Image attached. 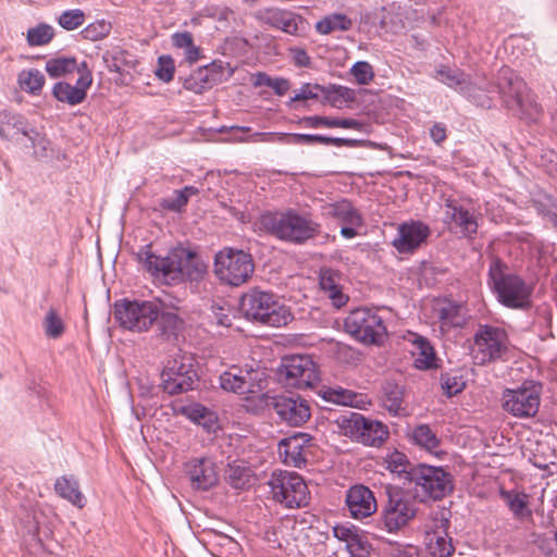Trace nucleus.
I'll use <instances>...</instances> for the list:
<instances>
[{"instance_id":"57","label":"nucleus","mask_w":557,"mask_h":557,"mask_svg":"<svg viewBox=\"0 0 557 557\" xmlns=\"http://www.w3.org/2000/svg\"><path fill=\"white\" fill-rule=\"evenodd\" d=\"M317 91L326 92L325 87L318 84L311 85L309 83L304 84L293 98L292 101H302L309 99H317L319 97Z\"/></svg>"},{"instance_id":"12","label":"nucleus","mask_w":557,"mask_h":557,"mask_svg":"<svg viewBox=\"0 0 557 557\" xmlns=\"http://www.w3.org/2000/svg\"><path fill=\"white\" fill-rule=\"evenodd\" d=\"M160 305L153 301L121 300L114 305L120 325L134 332L147 331L159 318Z\"/></svg>"},{"instance_id":"59","label":"nucleus","mask_w":557,"mask_h":557,"mask_svg":"<svg viewBox=\"0 0 557 557\" xmlns=\"http://www.w3.org/2000/svg\"><path fill=\"white\" fill-rule=\"evenodd\" d=\"M442 387L448 396H453L462 391L465 383L455 376L442 375Z\"/></svg>"},{"instance_id":"45","label":"nucleus","mask_w":557,"mask_h":557,"mask_svg":"<svg viewBox=\"0 0 557 557\" xmlns=\"http://www.w3.org/2000/svg\"><path fill=\"white\" fill-rule=\"evenodd\" d=\"M412 438L417 445L426 450H432L438 444V440L429 425L422 424L413 430Z\"/></svg>"},{"instance_id":"7","label":"nucleus","mask_w":557,"mask_h":557,"mask_svg":"<svg viewBox=\"0 0 557 557\" xmlns=\"http://www.w3.org/2000/svg\"><path fill=\"white\" fill-rule=\"evenodd\" d=\"M505 268L499 259L492 261L488 269L490 284L503 305L522 309L530 302L531 289L520 276L505 273Z\"/></svg>"},{"instance_id":"53","label":"nucleus","mask_w":557,"mask_h":557,"mask_svg":"<svg viewBox=\"0 0 557 557\" xmlns=\"http://www.w3.org/2000/svg\"><path fill=\"white\" fill-rule=\"evenodd\" d=\"M175 65L172 57L161 55L158 59V66L154 71L156 76L164 83L173 79Z\"/></svg>"},{"instance_id":"37","label":"nucleus","mask_w":557,"mask_h":557,"mask_svg":"<svg viewBox=\"0 0 557 557\" xmlns=\"http://www.w3.org/2000/svg\"><path fill=\"white\" fill-rule=\"evenodd\" d=\"M184 413L189 418L191 421L196 422L197 424L202 425L205 429H207L209 432L213 430L216 418L212 411H210L208 408H206L202 405L195 404L188 407H185L183 409Z\"/></svg>"},{"instance_id":"30","label":"nucleus","mask_w":557,"mask_h":557,"mask_svg":"<svg viewBox=\"0 0 557 557\" xmlns=\"http://www.w3.org/2000/svg\"><path fill=\"white\" fill-rule=\"evenodd\" d=\"M225 480L231 486L238 490H245L252 484L255 480L253 470L243 460L228 462L225 469Z\"/></svg>"},{"instance_id":"58","label":"nucleus","mask_w":557,"mask_h":557,"mask_svg":"<svg viewBox=\"0 0 557 557\" xmlns=\"http://www.w3.org/2000/svg\"><path fill=\"white\" fill-rule=\"evenodd\" d=\"M289 54L292 55L293 63L297 67H310L311 66V58L307 53L304 48L292 47L288 49Z\"/></svg>"},{"instance_id":"19","label":"nucleus","mask_w":557,"mask_h":557,"mask_svg":"<svg viewBox=\"0 0 557 557\" xmlns=\"http://www.w3.org/2000/svg\"><path fill=\"white\" fill-rule=\"evenodd\" d=\"M255 17L261 24L293 36H300L304 29L305 18L301 15L280 8L260 9Z\"/></svg>"},{"instance_id":"3","label":"nucleus","mask_w":557,"mask_h":557,"mask_svg":"<svg viewBox=\"0 0 557 557\" xmlns=\"http://www.w3.org/2000/svg\"><path fill=\"white\" fill-rule=\"evenodd\" d=\"M484 90L488 92L496 90L504 107L521 120L534 122L542 114V108L534 94L508 66H503L498 71L495 83L488 84Z\"/></svg>"},{"instance_id":"22","label":"nucleus","mask_w":557,"mask_h":557,"mask_svg":"<svg viewBox=\"0 0 557 557\" xmlns=\"http://www.w3.org/2000/svg\"><path fill=\"white\" fill-rule=\"evenodd\" d=\"M437 79L448 87L459 90L473 99L475 103L483 108H491L493 104L492 98L478 96L476 88L471 84L470 77L465 72L458 69H450L443 66L437 70Z\"/></svg>"},{"instance_id":"17","label":"nucleus","mask_w":557,"mask_h":557,"mask_svg":"<svg viewBox=\"0 0 557 557\" xmlns=\"http://www.w3.org/2000/svg\"><path fill=\"white\" fill-rule=\"evenodd\" d=\"M0 137L22 144L27 148H35L36 145L44 141V138L24 116L7 110L0 112Z\"/></svg>"},{"instance_id":"36","label":"nucleus","mask_w":557,"mask_h":557,"mask_svg":"<svg viewBox=\"0 0 557 557\" xmlns=\"http://www.w3.org/2000/svg\"><path fill=\"white\" fill-rule=\"evenodd\" d=\"M314 447L313 438L308 433L297 432L278 442L281 453H302L304 449Z\"/></svg>"},{"instance_id":"20","label":"nucleus","mask_w":557,"mask_h":557,"mask_svg":"<svg viewBox=\"0 0 557 557\" xmlns=\"http://www.w3.org/2000/svg\"><path fill=\"white\" fill-rule=\"evenodd\" d=\"M431 234L430 227L421 221L405 222L398 226L392 245L399 253H412Z\"/></svg>"},{"instance_id":"26","label":"nucleus","mask_w":557,"mask_h":557,"mask_svg":"<svg viewBox=\"0 0 557 557\" xmlns=\"http://www.w3.org/2000/svg\"><path fill=\"white\" fill-rule=\"evenodd\" d=\"M323 215L350 226H362L363 218L348 199H341L323 206Z\"/></svg>"},{"instance_id":"34","label":"nucleus","mask_w":557,"mask_h":557,"mask_svg":"<svg viewBox=\"0 0 557 557\" xmlns=\"http://www.w3.org/2000/svg\"><path fill=\"white\" fill-rule=\"evenodd\" d=\"M351 20L343 13H333L317 22L315 30L321 35H329L336 30H348L351 27Z\"/></svg>"},{"instance_id":"14","label":"nucleus","mask_w":557,"mask_h":557,"mask_svg":"<svg viewBox=\"0 0 557 557\" xmlns=\"http://www.w3.org/2000/svg\"><path fill=\"white\" fill-rule=\"evenodd\" d=\"M280 376L292 388H312L320 381L318 364L309 355H290L282 359Z\"/></svg>"},{"instance_id":"49","label":"nucleus","mask_w":557,"mask_h":557,"mask_svg":"<svg viewBox=\"0 0 557 557\" xmlns=\"http://www.w3.org/2000/svg\"><path fill=\"white\" fill-rule=\"evenodd\" d=\"M60 26L66 30H74L85 22V13L81 9L64 11L58 18Z\"/></svg>"},{"instance_id":"16","label":"nucleus","mask_w":557,"mask_h":557,"mask_svg":"<svg viewBox=\"0 0 557 557\" xmlns=\"http://www.w3.org/2000/svg\"><path fill=\"white\" fill-rule=\"evenodd\" d=\"M198 380L190 358L181 356L169 360L161 373L163 391L170 395L186 393L194 388Z\"/></svg>"},{"instance_id":"55","label":"nucleus","mask_w":557,"mask_h":557,"mask_svg":"<svg viewBox=\"0 0 557 557\" xmlns=\"http://www.w3.org/2000/svg\"><path fill=\"white\" fill-rule=\"evenodd\" d=\"M158 319H160L159 324L163 333H175L182 323L178 315L170 311L162 313L160 312Z\"/></svg>"},{"instance_id":"18","label":"nucleus","mask_w":557,"mask_h":557,"mask_svg":"<svg viewBox=\"0 0 557 557\" xmlns=\"http://www.w3.org/2000/svg\"><path fill=\"white\" fill-rule=\"evenodd\" d=\"M269 405L282 421L292 426H300L311 417L309 403L300 396H274L271 397Z\"/></svg>"},{"instance_id":"54","label":"nucleus","mask_w":557,"mask_h":557,"mask_svg":"<svg viewBox=\"0 0 557 557\" xmlns=\"http://www.w3.org/2000/svg\"><path fill=\"white\" fill-rule=\"evenodd\" d=\"M350 557H370L371 544L366 536L359 534L346 546Z\"/></svg>"},{"instance_id":"51","label":"nucleus","mask_w":557,"mask_h":557,"mask_svg":"<svg viewBox=\"0 0 557 557\" xmlns=\"http://www.w3.org/2000/svg\"><path fill=\"white\" fill-rule=\"evenodd\" d=\"M288 138H289V134H287V133H259V132H257V133H253V134L249 135L246 138L238 137V138H236V140H238V141H247V143L263 141V143H283V144H286V143H289Z\"/></svg>"},{"instance_id":"28","label":"nucleus","mask_w":557,"mask_h":557,"mask_svg":"<svg viewBox=\"0 0 557 557\" xmlns=\"http://www.w3.org/2000/svg\"><path fill=\"white\" fill-rule=\"evenodd\" d=\"M244 371L237 367H232L230 370L220 375V385L224 391L237 394H245L251 392L252 370Z\"/></svg>"},{"instance_id":"61","label":"nucleus","mask_w":557,"mask_h":557,"mask_svg":"<svg viewBox=\"0 0 557 557\" xmlns=\"http://www.w3.org/2000/svg\"><path fill=\"white\" fill-rule=\"evenodd\" d=\"M75 70H77L81 74L75 86L83 88V90H85V92L87 94V89L90 87L92 83V75L87 67V63L83 62L78 66L76 65Z\"/></svg>"},{"instance_id":"50","label":"nucleus","mask_w":557,"mask_h":557,"mask_svg":"<svg viewBox=\"0 0 557 557\" xmlns=\"http://www.w3.org/2000/svg\"><path fill=\"white\" fill-rule=\"evenodd\" d=\"M209 535L211 537L210 543L219 548V554H233L237 549L238 544L233 537L215 531H212Z\"/></svg>"},{"instance_id":"9","label":"nucleus","mask_w":557,"mask_h":557,"mask_svg":"<svg viewBox=\"0 0 557 557\" xmlns=\"http://www.w3.org/2000/svg\"><path fill=\"white\" fill-rule=\"evenodd\" d=\"M336 422L346 436L366 446L380 448L389 436L387 425L376 420L367 419L358 412L343 414Z\"/></svg>"},{"instance_id":"2","label":"nucleus","mask_w":557,"mask_h":557,"mask_svg":"<svg viewBox=\"0 0 557 557\" xmlns=\"http://www.w3.org/2000/svg\"><path fill=\"white\" fill-rule=\"evenodd\" d=\"M137 258L151 275L164 280L199 281L207 273V264L201 257L184 247L172 248L162 257L151 251V245H146L137 252Z\"/></svg>"},{"instance_id":"11","label":"nucleus","mask_w":557,"mask_h":557,"mask_svg":"<svg viewBox=\"0 0 557 557\" xmlns=\"http://www.w3.org/2000/svg\"><path fill=\"white\" fill-rule=\"evenodd\" d=\"M255 270L252 258L243 250L225 248L214 258V273L224 283L239 286L247 282Z\"/></svg>"},{"instance_id":"46","label":"nucleus","mask_w":557,"mask_h":557,"mask_svg":"<svg viewBox=\"0 0 557 557\" xmlns=\"http://www.w3.org/2000/svg\"><path fill=\"white\" fill-rule=\"evenodd\" d=\"M54 36L53 28L47 24L28 29L27 41L29 46H44L51 41Z\"/></svg>"},{"instance_id":"4","label":"nucleus","mask_w":557,"mask_h":557,"mask_svg":"<svg viewBox=\"0 0 557 557\" xmlns=\"http://www.w3.org/2000/svg\"><path fill=\"white\" fill-rule=\"evenodd\" d=\"M260 226L272 236L293 244H302L320 233V224L295 210L267 212L260 216Z\"/></svg>"},{"instance_id":"44","label":"nucleus","mask_w":557,"mask_h":557,"mask_svg":"<svg viewBox=\"0 0 557 557\" xmlns=\"http://www.w3.org/2000/svg\"><path fill=\"white\" fill-rule=\"evenodd\" d=\"M20 83L24 90L36 95L42 89L45 77L38 70L24 71L20 76Z\"/></svg>"},{"instance_id":"25","label":"nucleus","mask_w":557,"mask_h":557,"mask_svg":"<svg viewBox=\"0 0 557 557\" xmlns=\"http://www.w3.org/2000/svg\"><path fill=\"white\" fill-rule=\"evenodd\" d=\"M223 71L221 66L212 63L211 65L199 67L194 71L183 82V86L186 90L195 94H201L202 91L212 88L214 85L222 82Z\"/></svg>"},{"instance_id":"23","label":"nucleus","mask_w":557,"mask_h":557,"mask_svg":"<svg viewBox=\"0 0 557 557\" xmlns=\"http://www.w3.org/2000/svg\"><path fill=\"white\" fill-rule=\"evenodd\" d=\"M444 222L449 228H457L468 238H472L478 233L479 225L474 213L454 200L446 201Z\"/></svg>"},{"instance_id":"8","label":"nucleus","mask_w":557,"mask_h":557,"mask_svg":"<svg viewBox=\"0 0 557 557\" xmlns=\"http://www.w3.org/2000/svg\"><path fill=\"white\" fill-rule=\"evenodd\" d=\"M272 497L285 508L294 509L306 507L310 500V493L302 476L286 470L274 471L269 481Z\"/></svg>"},{"instance_id":"32","label":"nucleus","mask_w":557,"mask_h":557,"mask_svg":"<svg viewBox=\"0 0 557 557\" xmlns=\"http://www.w3.org/2000/svg\"><path fill=\"white\" fill-rule=\"evenodd\" d=\"M412 344V356L417 369L428 370L437 367V358L434 348L424 337L417 336Z\"/></svg>"},{"instance_id":"64","label":"nucleus","mask_w":557,"mask_h":557,"mask_svg":"<svg viewBox=\"0 0 557 557\" xmlns=\"http://www.w3.org/2000/svg\"><path fill=\"white\" fill-rule=\"evenodd\" d=\"M289 82L283 77L272 78L270 87L277 96H284L289 89Z\"/></svg>"},{"instance_id":"15","label":"nucleus","mask_w":557,"mask_h":557,"mask_svg":"<svg viewBox=\"0 0 557 557\" xmlns=\"http://www.w3.org/2000/svg\"><path fill=\"white\" fill-rule=\"evenodd\" d=\"M503 409L520 419L534 417L541 404V385L534 382H524L518 388H507L502 397Z\"/></svg>"},{"instance_id":"29","label":"nucleus","mask_w":557,"mask_h":557,"mask_svg":"<svg viewBox=\"0 0 557 557\" xmlns=\"http://www.w3.org/2000/svg\"><path fill=\"white\" fill-rule=\"evenodd\" d=\"M55 494L71 503L73 506L82 509L85 507L86 499L79 490V483L73 475H62L55 480Z\"/></svg>"},{"instance_id":"10","label":"nucleus","mask_w":557,"mask_h":557,"mask_svg":"<svg viewBox=\"0 0 557 557\" xmlns=\"http://www.w3.org/2000/svg\"><path fill=\"white\" fill-rule=\"evenodd\" d=\"M344 330L366 345H380L387 334L383 319L370 308L351 310L344 320Z\"/></svg>"},{"instance_id":"39","label":"nucleus","mask_w":557,"mask_h":557,"mask_svg":"<svg viewBox=\"0 0 557 557\" xmlns=\"http://www.w3.org/2000/svg\"><path fill=\"white\" fill-rule=\"evenodd\" d=\"M198 191V188L194 186H185L183 189L174 191L175 197L173 199H161L160 207L165 210L178 212L187 205L189 197L197 195Z\"/></svg>"},{"instance_id":"6","label":"nucleus","mask_w":557,"mask_h":557,"mask_svg":"<svg viewBox=\"0 0 557 557\" xmlns=\"http://www.w3.org/2000/svg\"><path fill=\"white\" fill-rule=\"evenodd\" d=\"M386 502L382 506L379 525L388 533H396L407 527L417 515L416 500L401 487L387 485Z\"/></svg>"},{"instance_id":"47","label":"nucleus","mask_w":557,"mask_h":557,"mask_svg":"<svg viewBox=\"0 0 557 557\" xmlns=\"http://www.w3.org/2000/svg\"><path fill=\"white\" fill-rule=\"evenodd\" d=\"M111 23L104 20L96 21L87 25L83 30L82 35L85 39L97 41L107 37L111 32Z\"/></svg>"},{"instance_id":"35","label":"nucleus","mask_w":557,"mask_h":557,"mask_svg":"<svg viewBox=\"0 0 557 557\" xmlns=\"http://www.w3.org/2000/svg\"><path fill=\"white\" fill-rule=\"evenodd\" d=\"M53 96L61 102L75 106L85 100L86 92L83 88L72 86L65 82H59L53 86Z\"/></svg>"},{"instance_id":"33","label":"nucleus","mask_w":557,"mask_h":557,"mask_svg":"<svg viewBox=\"0 0 557 557\" xmlns=\"http://www.w3.org/2000/svg\"><path fill=\"white\" fill-rule=\"evenodd\" d=\"M319 396L329 403L352 407L357 403L358 394L341 386H322Z\"/></svg>"},{"instance_id":"43","label":"nucleus","mask_w":557,"mask_h":557,"mask_svg":"<svg viewBox=\"0 0 557 557\" xmlns=\"http://www.w3.org/2000/svg\"><path fill=\"white\" fill-rule=\"evenodd\" d=\"M428 548L433 557H449L455 550L450 539L436 533L430 537Z\"/></svg>"},{"instance_id":"41","label":"nucleus","mask_w":557,"mask_h":557,"mask_svg":"<svg viewBox=\"0 0 557 557\" xmlns=\"http://www.w3.org/2000/svg\"><path fill=\"white\" fill-rule=\"evenodd\" d=\"M127 55V51L117 47L110 51H106L102 59L110 72L123 73L125 71V66L129 63L126 59Z\"/></svg>"},{"instance_id":"56","label":"nucleus","mask_w":557,"mask_h":557,"mask_svg":"<svg viewBox=\"0 0 557 557\" xmlns=\"http://www.w3.org/2000/svg\"><path fill=\"white\" fill-rule=\"evenodd\" d=\"M504 499L507 502L510 510L516 515H521L522 510L527 507L524 499L525 495H519L517 493L502 491Z\"/></svg>"},{"instance_id":"38","label":"nucleus","mask_w":557,"mask_h":557,"mask_svg":"<svg viewBox=\"0 0 557 557\" xmlns=\"http://www.w3.org/2000/svg\"><path fill=\"white\" fill-rule=\"evenodd\" d=\"M383 391L385 408L393 414H400L405 410L403 408V388L397 384L386 383Z\"/></svg>"},{"instance_id":"13","label":"nucleus","mask_w":557,"mask_h":557,"mask_svg":"<svg viewBox=\"0 0 557 557\" xmlns=\"http://www.w3.org/2000/svg\"><path fill=\"white\" fill-rule=\"evenodd\" d=\"M508 337L505 330L492 325H479L473 336L472 358L484 366L503 358L507 352Z\"/></svg>"},{"instance_id":"42","label":"nucleus","mask_w":557,"mask_h":557,"mask_svg":"<svg viewBox=\"0 0 557 557\" xmlns=\"http://www.w3.org/2000/svg\"><path fill=\"white\" fill-rule=\"evenodd\" d=\"M76 69V61L72 58L51 59L46 63L47 73L53 77H61L67 73H72Z\"/></svg>"},{"instance_id":"40","label":"nucleus","mask_w":557,"mask_h":557,"mask_svg":"<svg viewBox=\"0 0 557 557\" xmlns=\"http://www.w3.org/2000/svg\"><path fill=\"white\" fill-rule=\"evenodd\" d=\"M172 44L176 48L185 49L186 59L190 63L199 59L200 49L194 45L193 35L189 32L173 34Z\"/></svg>"},{"instance_id":"24","label":"nucleus","mask_w":557,"mask_h":557,"mask_svg":"<svg viewBox=\"0 0 557 557\" xmlns=\"http://www.w3.org/2000/svg\"><path fill=\"white\" fill-rule=\"evenodd\" d=\"M186 472L194 488L207 491L219 481L215 465L206 456L195 458L186 463Z\"/></svg>"},{"instance_id":"63","label":"nucleus","mask_w":557,"mask_h":557,"mask_svg":"<svg viewBox=\"0 0 557 557\" xmlns=\"http://www.w3.org/2000/svg\"><path fill=\"white\" fill-rule=\"evenodd\" d=\"M430 136L436 145H441L447 137L445 125L435 123L430 129Z\"/></svg>"},{"instance_id":"27","label":"nucleus","mask_w":557,"mask_h":557,"mask_svg":"<svg viewBox=\"0 0 557 557\" xmlns=\"http://www.w3.org/2000/svg\"><path fill=\"white\" fill-rule=\"evenodd\" d=\"M342 274L337 270L322 269L320 272V287L337 308L346 305L348 297L342 292Z\"/></svg>"},{"instance_id":"60","label":"nucleus","mask_w":557,"mask_h":557,"mask_svg":"<svg viewBox=\"0 0 557 557\" xmlns=\"http://www.w3.org/2000/svg\"><path fill=\"white\" fill-rule=\"evenodd\" d=\"M333 534L338 541L345 542L346 546H347L360 533L358 532V529H356V528H348L345 525H335L333 528Z\"/></svg>"},{"instance_id":"5","label":"nucleus","mask_w":557,"mask_h":557,"mask_svg":"<svg viewBox=\"0 0 557 557\" xmlns=\"http://www.w3.org/2000/svg\"><path fill=\"white\" fill-rule=\"evenodd\" d=\"M240 307L246 318L269 326H284L293 319L289 308L270 292L250 290L242 297Z\"/></svg>"},{"instance_id":"48","label":"nucleus","mask_w":557,"mask_h":557,"mask_svg":"<svg viewBox=\"0 0 557 557\" xmlns=\"http://www.w3.org/2000/svg\"><path fill=\"white\" fill-rule=\"evenodd\" d=\"M45 333L50 338H59L64 333V323L54 309H50L44 320Z\"/></svg>"},{"instance_id":"62","label":"nucleus","mask_w":557,"mask_h":557,"mask_svg":"<svg viewBox=\"0 0 557 557\" xmlns=\"http://www.w3.org/2000/svg\"><path fill=\"white\" fill-rule=\"evenodd\" d=\"M318 135L312 134H289L288 144L295 145H314L317 144Z\"/></svg>"},{"instance_id":"31","label":"nucleus","mask_w":557,"mask_h":557,"mask_svg":"<svg viewBox=\"0 0 557 557\" xmlns=\"http://www.w3.org/2000/svg\"><path fill=\"white\" fill-rule=\"evenodd\" d=\"M436 311L442 329L460 327L466 323V310L462 305L444 301Z\"/></svg>"},{"instance_id":"21","label":"nucleus","mask_w":557,"mask_h":557,"mask_svg":"<svg viewBox=\"0 0 557 557\" xmlns=\"http://www.w3.org/2000/svg\"><path fill=\"white\" fill-rule=\"evenodd\" d=\"M345 504L350 516L358 520L372 516L377 509L373 492L363 484H356L347 490Z\"/></svg>"},{"instance_id":"1","label":"nucleus","mask_w":557,"mask_h":557,"mask_svg":"<svg viewBox=\"0 0 557 557\" xmlns=\"http://www.w3.org/2000/svg\"><path fill=\"white\" fill-rule=\"evenodd\" d=\"M385 463L392 473L413 483L414 494L421 502L442 500L454 491V478L442 467L424 463L412 466L407 455H388Z\"/></svg>"},{"instance_id":"52","label":"nucleus","mask_w":557,"mask_h":557,"mask_svg":"<svg viewBox=\"0 0 557 557\" xmlns=\"http://www.w3.org/2000/svg\"><path fill=\"white\" fill-rule=\"evenodd\" d=\"M351 75L359 85H368L374 77L373 67L367 61H358L350 69Z\"/></svg>"}]
</instances>
